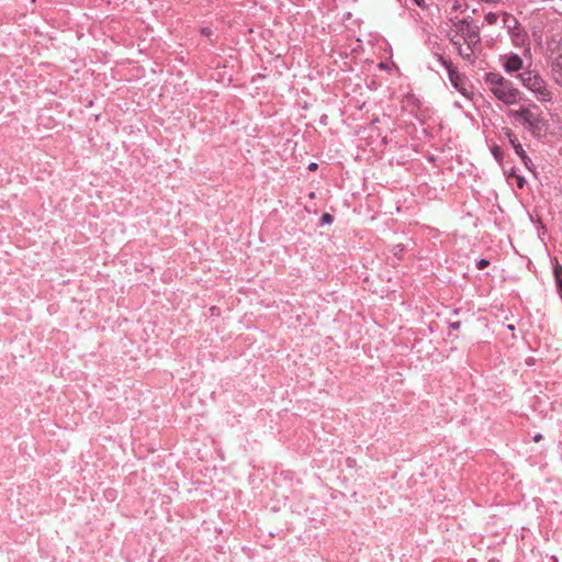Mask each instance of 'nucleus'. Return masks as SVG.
Returning a JSON list of instances; mask_svg holds the SVG:
<instances>
[{
    "label": "nucleus",
    "instance_id": "7",
    "mask_svg": "<svg viewBox=\"0 0 562 562\" xmlns=\"http://www.w3.org/2000/svg\"><path fill=\"white\" fill-rule=\"evenodd\" d=\"M504 23L508 30H513L512 36L515 45H522L525 42V34L519 27H517V20L509 14H504Z\"/></svg>",
    "mask_w": 562,
    "mask_h": 562
},
{
    "label": "nucleus",
    "instance_id": "19",
    "mask_svg": "<svg viewBox=\"0 0 562 562\" xmlns=\"http://www.w3.org/2000/svg\"><path fill=\"white\" fill-rule=\"evenodd\" d=\"M542 439V435L541 434H538L533 437V441L535 442H539L540 440Z\"/></svg>",
    "mask_w": 562,
    "mask_h": 562
},
{
    "label": "nucleus",
    "instance_id": "5",
    "mask_svg": "<svg viewBox=\"0 0 562 562\" xmlns=\"http://www.w3.org/2000/svg\"><path fill=\"white\" fill-rule=\"evenodd\" d=\"M551 58V72L555 83L562 86V37L559 40H552L548 44Z\"/></svg>",
    "mask_w": 562,
    "mask_h": 562
},
{
    "label": "nucleus",
    "instance_id": "11",
    "mask_svg": "<svg viewBox=\"0 0 562 562\" xmlns=\"http://www.w3.org/2000/svg\"><path fill=\"white\" fill-rule=\"evenodd\" d=\"M497 20H498V15H497L496 13H492V12H490V13H487V14L485 15V21H486V22H487V24H490V25L495 24V23L497 22Z\"/></svg>",
    "mask_w": 562,
    "mask_h": 562
},
{
    "label": "nucleus",
    "instance_id": "21",
    "mask_svg": "<svg viewBox=\"0 0 562 562\" xmlns=\"http://www.w3.org/2000/svg\"><path fill=\"white\" fill-rule=\"evenodd\" d=\"M308 196H310L311 199H313V198L315 196V193L312 191V192H310V193H308Z\"/></svg>",
    "mask_w": 562,
    "mask_h": 562
},
{
    "label": "nucleus",
    "instance_id": "17",
    "mask_svg": "<svg viewBox=\"0 0 562 562\" xmlns=\"http://www.w3.org/2000/svg\"><path fill=\"white\" fill-rule=\"evenodd\" d=\"M307 169L311 171H316V161L310 162Z\"/></svg>",
    "mask_w": 562,
    "mask_h": 562
},
{
    "label": "nucleus",
    "instance_id": "1",
    "mask_svg": "<svg viewBox=\"0 0 562 562\" xmlns=\"http://www.w3.org/2000/svg\"><path fill=\"white\" fill-rule=\"evenodd\" d=\"M507 116L522 125L533 136H541L548 128V121L543 117L540 108L535 103L520 105L518 109H510L507 112Z\"/></svg>",
    "mask_w": 562,
    "mask_h": 562
},
{
    "label": "nucleus",
    "instance_id": "10",
    "mask_svg": "<svg viewBox=\"0 0 562 562\" xmlns=\"http://www.w3.org/2000/svg\"><path fill=\"white\" fill-rule=\"evenodd\" d=\"M553 274L558 285V291L562 297V266L555 260L553 266Z\"/></svg>",
    "mask_w": 562,
    "mask_h": 562
},
{
    "label": "nucleus",
    "instance_id": "9",
    "mask_svg": "<svg viewBox=\"0 0 562 562\" xmlns=\"http://www.w3.org/2000/svg\"><path fill=\"white\" fill-rule=\"evenodd\" d=\"M507 72H514L522 68V59L518 55H509L504 64Z\"/></svg>",
    "mask_w": 562,
    "mask_h": 562
},
{
    "label": "nucleus",
    "instance_id": "13",
    "mask_svg": "<svg viewBox=\"0 0 562 562\" xmlns=\"http://www.w3.org/2000/svg\"><path fill=\"white\" fill-rule=\"evenodd\" d=\"M460 4L456 1L451 8V11L449 12V19L451 16H458L457 11L459 10Z\"/></svg>",
    "mask_w": 562,
    "mask_h": 562
},
{
    "label": "nucleus",
    "instance_id": "14",
    "mask_svg": "<svg viewBox=\"0 0 562 562\" xmlns=\"http://www.w3.org/2000/svg\"><path fill=\"white\" fill-rule=\"evenodd\" d=\"M488 265H490V261H488V260H486V259H481V260L477 262L476 267H477V269L483 270V269H485Z\"/></svg>",
    "mask_w": 562,
    "mask_h": 562
},
{
    "label": "nucleus",
    "instance_id": "2",
    "mask_svg": "<svg viewBox=\"0 0 562 562\" xmlns=\"http://www.w3.org/2000/svg\"><path fill=\"white\" fill-rule=\"evenodd\" d=\"M450 22L452 23L449 30V36L454 47L462 54V43L470 46L476 44L480 40L479 27L469 22L465 18L451 16Z\"/></svg>",
    "mask_w": 562,
    "mask_h": 562
},
{
    "label": "nucleus",
    "instance_id": "3",
    "mask_svg": "<svg viewBox=\"0 0 562 562\" xmlns=\"http://www.w3.org/2000/svg\"><path fill=\"white\" fill-rule=\"evenodd\" d=\"M485 82L494 97L506 105L517 104L521 99L520 90L498 74H487Z\"/></svg>",
    "mask_w": 562,
    "mask_h": 562
},
{
    "label": "nucleus",
    "instance_id": "12",
    "mask_svg": "<svg viewBox=\"0 0 562 562\" xmlns=\"http://www.w3.org/2000/svg\"><path fill=\"white\" fill-rule=\"evenodd\" d=\"M333 221H334V217H333V215H331V214H329V213H325V214H323V215H322V217H321V223H322L323 225H329V224H331V223H333Z\"/></svg>",
    "mask_w": 562,
    "mask_h": 562
},
{
    "label": "nucleus",
    "instance_id": "8",
    "mask_svg": "<svg viewBox=\"0 0 562 562\" xmlns=\"http://www.w3.org/2000/svg\"><path fill=\"white\" fill-rule=\"evenodd\" d=\"M506 135L508 136L509 142L513 145L516 154L521 158V160L525 162V165H527L529 158H528L526 151L524 150L522 146L518 142L517 137L514 135V133L510 130L506 131Z\"/></svg>",
    "mask_w": 562,
    "mask_h": 562
},
{
    "label": "nucleus",
    "instance_id": "4",
    "mask_svg": "<svg viewBox=\"0 0 562 562\" xmlns=\"http://www.w3.org/2000/svg\"><path fill=\"white\" fill-rule=\"evenodd\" d=\"M517 78L526 89L533 93L539 102H553L554 92L538 71L526 69L525 71L520 72Z\"/></svg>",
    "mask_w": 562,
    "mask_h": 562
},
{
    "label": "nucleus",
    "instance_id": "6",
    "mask_svg": "<svg viewBox=\"0 0 562 562\" xmlns=\"http://www.w3.org/2000/svg\"><path fill=\"white\" fill-rule=\"evenodd\" d=\"M448 75L453 87L464 97L470 98V90L467 88L464 78L451 66H447Z\"/></svg>",
    "mask_w": 562,
    "mask_h": 562
},
{
    "label": "nucleus",
    "instance_id": "20",
    "mask_svg": "<svg viewBox=\"0 0 562 562\" xmlns=\"http://www.w3.org/2000/svg\"><path fill=\"white\" fill-rule=\"evenodd\" d=\"M451 327L454 329H458L460 327V323L459 322L453 323V324H451Z\"/></svg>",
    "mask_w": 562,
    "mask_h": 562
},
{
    "label": "nucleus",
    "instance_id": "22",
    "mask_svg": "<svg viewBox=\"0 0 562 562\" xmlns=\"http://www.w3.org/2000/svg\"><path fill=\"white\" fill-rule=\"evenodd\" d=\"M507 327L509 330H514V325H508Z\"/></svg>",
    "mask_w": 562,
    "mask_h": 562
},
{
    "label": "nucleus",
    "instance_id": "16",
    "mask_svg": "<svg viewBox=\"0 0 562 562\" xmlns=\"http://www.w3.org/2000/svg\"><path fill=\"white\" fill-rule=\"evenodd\" d=\"M516 179H517V186H518L519 188H522V187H524V184H525V180H524V178H522V177H520V176H516Z\"/></svg>",
    "mask_w": 562,
    "mask_h": 562
},
{
    "label": "nucleus",
    "instance_id": "15",
    "mask_svg": "<svg viewBox=\"0 0 562 562\" xmlns=\"http://www.w3.org/2000/svg\"><path fill=\"white\" fill-rule=\"evenodd\" d=\"M201 33L205 36H211L212 35V30L210 27H203L201 30Z\"/></svg>",
    "mask_w": 562,
    "mask_h": 562
},
{
    "label": "nucleus",
    "instance_id": "18",
    "mask_svg": "<svg viewBox=\"0 0 562 562\" xmlns=\"http://www.w3.org/2000/svg\"><path fill=\"white\" fill-rule=\"evenodd\" d=\"M493 154H494V156H495L496 158H498V156H499V154H501V149H499L498 147H495V148L493 149Z\"/></svg>",
    "mask_w": 562,
    "mask_h": 562
}]
</instances>
